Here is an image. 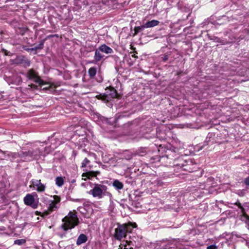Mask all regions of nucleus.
I'll use <instances>...</instances> for the list:
<instances>
[{"label": "nucleus", "mask_w": 249, "mask_h": 249, "mask_svg": "<svg viewBox=\"0 0 249 249\" xmlns=\"http://www.w3.org/2000/svg\"><path fill=\"white\" fill-rule=\"evenodd\" d=\"M32 151L29 150L27 152L20 151L18 153H11V155L8 154L6 156H5V153L1 150V160H9L11 161L15 162H19L20 161H30L33 159Z\"/></svg>", "instance_id": "obj_1"}, {"label": "nucleus", "mask_w": 249, "mask_h": 249, "mask_svg": "<svg viewBox=\"0 0 249 249\" xmlns=\"http://www.w3.org/2000/svg\"><path fill=\"white\" fill-rule=\"evenodd\" d=\"M63 224L61 228L67 231L69 230L73 229L80 223L79 219L77 217L75 211H70L69 213L62 219Z\"/></svg>", "instance_id": "obj_2"}, {"label": "nucleus", "mask_w": 249, "mask_h": 249, "mask_svg": "<svg viewBox=\"0 0 249 249\" xmlns=\"http://www.w3.org/2000/svg\"><path fill=\"white\" fill-rule=\"evenodd\" d=\"M89 193L92 195L93 197L99 199L103 198L104 196H107L109 200L111 201L112 198V196L107 191V187L102 184H95L92 189L89 191Z\"/></svg>", "instance_id": "obj_3"}, {"label": "nucleus", "mask_w": 249, "mask_h": 249, "mask_svg": "<svg viewBox=\"0 0 249 249\" xmlns=\"http://www.w3.org/2000/svg\"><path fill=\"white\" fill-rule=\"evenodd\" d=\"M131 224H124L118 225L115 228V232L113 234L114 238L117 240H121L126 237L127 232H130L132 228Z\"/></svg>", "instance_id": "obj_4"}, {"label": "nucleus", "mask_w": 249, "mask_h": 249, "mask_svg": "<svg viewBox=\"0 0 249 249\" xmlns=\"http://www.w3.org/2000/svg\"><path fill=\"white\" fill-rule=\"evenodd\" d=\"M240 209L242 214L240 219L249 225V202H245L242 205L239 202L235 203Z\"/></svg>", "instance_id": "obj_5"}, {"label": "nucleus", "mask_w": 249, "mask_h": 249, "mask_svg": "<svg viewBox=\"0 0 249 249\" xmlns=\"http://www.w3.org/2000/svg\"><path fill=\"white\" fill-rule=\"evenodd\" d=\"M26 76L30 80H33L38 86L44 85V81L38 76V73L33 69H30L26 74Z\"/></svg>", "instance_id": "obj_6"}, {"label": "nucleus", "mask_w": 249, "mask_h": 249, "mask_svg": "<svg viewBox=\"0 0 249 249\" xmlns=\"http://www.w3.org/2000/svg\"><path fill=\"white\" fill-rule=\"evenodd\" d=\"M34 195H36V193L32 194H28L23 199L24 204L27 206H30L35 209L38 207V203L36 201Z\"/></svg>", "instance_id": "obj_7"}, {"label": "nucleus", "mask_w": 249, "mask_h": 249, "mask_svg": "<svg viewBox=\"0 0 249 249\" xmlns=\"http://www.w3.org/2000/svg\"><path fill=\"white\" fill-rule=\"evenodd\" d=\"M53 199L48 201V208L50 212L55 211L57 209V204L60 201V198L58 196H54Z\"/></svg>", "instance_id": "obj_8"}, {"label": "nucleus", "mask_w": 249, "mask_h": 249, "mask_svg": "<svg viewBox=\"0 0 249 249\" xmlns=\"http://www.w3.org/2000/svg\"><path fill=\"white\" fill-rule=\"evenodd\" d=\"M16 64H20L24 67H29L30 65V60L25 56L20 55L16 57L15 60Z\"/></svg>", "instance_id": "obj_9"}, {"label": "nucleus", "mask_w": 249, "mask_h": 249, "mask_svg": "<svg viewBox=\"0 0 249 249\" xmlns=\"http://www.w3.org/2000/svg\"><path fill=\"white\" fill-rule=\"evenodd\" d=\"M178 149L175 147L167 148L165 155L163 157H166L168 159H172L173 158L178 157Z\"/></svg>", "instance_id": "obj_10"}, {"label": "nucleus", "mask_w": 249, "mask_h": 249, "mask_svg": "<svg viewBox=\"0 0 249 249\" xmlns=\"http://www.w3.org/2000/svg\"><path fill=\"white\" fill-rule=\"evenodd\" d=\"M32 184L36 187V190L38 192H42L45 190V186L41 182V180L32 179Z\"/></svg>", "instance_id": "obj_11"}, {"label": "nucleus", "mask_w": 249, "mask_h": 249, "mask_svg": "<svg viewBox=\"0 0 249 249\" xmlns=\"http://www.w3.org/2000/svg\"><path fill=\"white\" fill-rule=\"evenodd\" d=\"M81 167L83 169L84 171H93L91 170L92 165L89 159L85 158L81 163Z\"/></svg>", "instance_id": "obj_12"}, {"label": "nucleus", "mask_w": 249, "mask_h": 249, "mask_svg": "<svg viewBox=\"0 0 249 249\" xmlns=\"http://www.w3.org/2000/svg\"><path fill=\"white\" fill-rule=\"evenodd\" d=\"M100 172H83L82 175V179L86 180L87 179L92 180L93 178L97 176Z\"/></svg>", "instance_id": "obj_13"}, {"label": "nucleus", "mask_w": 249, "mask_h": 249, "mask_svg": "<svg viewBox=\"0 0 249 249\" xmlns=\"http://www.w3.org/2000/svg\"><path fill=\"white\" fill-rule=\"evenodd\" d=\"M98 48L102 53H104L107 54L112 53H113L112 49L105 44L101 45Z\"/></svg>", "instance_id": "obj_14"}, {"label": "nucleus", "mask_w": 249, "mask_h": 249, "mask_svg": "<svg viewBox=\"0 0 249 249\" xmlns=\"http://www.w3.org/2000/svg\"><path fill=\"white\" fill-rule=\"evenodd\" d=\"M108 91L107 92L104 96L103 98V100L108 101L111 99V98H113L116 97L117 93L115 90H112L110 91L109 93H107Z\"/></svg>", "instance_id": "obj_15"}, {"label": "nucleus", "mask_w": 249, "mask_h": 249, "mask_svg": "<svg viewBox=\"0 0 249 249\" xmlns=\"http://www.w3.org/2000/svg\"><path fill=\"white\" fill-rule=\"evenodd\" d=\"M104 55L102 54V52L99 48L95 50L94 61L96 63L100 61L104 57Z\"/></svg>", "instance_id": "obj_16"}, {"label": "nucleus", "mask_w": 249, "mask_h": 249, "mask_svg": "<svg viewBox=\"0 0 249 249\" xmlns=\"http://www.w3.org/2000/svg\"><path fill=\"white\" fill-rule=\"evenodd\" d=\"M88 240L87 236L84 234H80L78 237L76 241V245L79 246L86 243Z\"/></svg>", "instance_id": "obj_17"}, {"label": "nucleus", "mask_w": 249, "mask_h": 249, "mask_svg": "<svg viewBox=\"0 0 249 249\" xmlns=\"http://www.w3.org/2000/svg\"><path fill=\"white\" fill-rule=\"evenodd\" d=\"M159 23L160 22L158 20L153 19L151 21H147L144 24V27H145V28H152L158 25Z\"/></svg>", "instance_id": "obj_18"}, {"label": "nucleus", "mask_w": 249, "mask_h": 249, "mask_svg": "<svg viewBox=\"0 0 249 249\" xmlns=\"http://www.w3.org/2000/svg\"><path fill=\"white\" fill-rule=\"evenodd\" d=\"M172 244L174 246H172L171 248L173 249H181L182 245L181 244L180 240L179 239H175L172 241Z\"/></svg>", "instance_id": "obj_19"}, {"label": "nucleus", "mask_w": 249, "mask_h": 249, "mask_svg": "<svg viewBox=\"0 0 249 249\" xmlns=\"http://www.w3.org/2000/svg\"><path fill=\"white\" fill-rule=\"evenodd\" d=\"M31 151L34 160H37L42 155V152L39 148H36V149Z\"/></svg>", "instance_id": "obj_20"}, {"label": "nucleus", "mask_w": 249, "mask_h": 249, "mask_svg": "<svg viewBox=\"0 0 249 249\" xmlns=\"http://www.w3.org/2000/svg\"><path fill=\"white\" fill-rule=\"evenodd\" d=\"M22 78L20 76H16L13 77L11 84L19 85L22 83Z\"/></svg>", "instance_id": "obj_21"}, {"label": "nucleus", "mask_w": 249, "mask_h": 249, "mask_svg": "<svg viewBox=\"0 0 249 249\" xmlns=\"http://www.w3.org/2000/svg\"><path fill=\"white\" fill-rule=\"evenodd\" d=\"M65 177H57L55 178V184L58 187H61L64 185Z\"/></svg>", "instance_id": "obj_22"}, {"label": "nucleus", "mask_w": 249, "mask_h": 249, "mask_svg": "<svg viewBox=\"0 0 249 249\" xmlns=\"http://www.w3.org/2000/svg\"><path fill=\"white\" fill-rule=\"evenodd\" d=\"M112 185L116 189L121 190L123 188V184L122 182H120L118 180L116 179L113 181L112 183Z\"/></svg>", "instance_id": "obj_23"}, {"label": "nucleus", "mask_w": 249, "mask_h": 249, "mask_svg": "<svg viewBox=\"0 0 249 249\" xmlns=\"http://www.w3.org/2000/svg\"><path fill=\"white\" fill-rule=\"evenodd\" d=\"M96 72L97 69L95 67L90 68L88 71L89 75L91 78H93L95 76Z\"/></svg>", "instance_id": "obj_24"}, {"label": "nucleus", "mask_w": 249, "mask_h": 249, "mask_svg": "<svg viewBox=\"0 0 249 249\" xmlns=\"http://www.w3.org/2000/svg\"><path fill=\"white\" fill-rule=\"evenodd\" d=\"M44 43V40H42L40 42L39 44H38L37 45L35 46L33 48H32L30 49L29 50H31V51H36L37 50L42 49L43 48Z\"/></svg>", "instance_id": "obj_25"}, {"label": "nucleus", "mask_w": 249, "mask_h": 249, "mask_svg": "<svg viewBox=\"0 0 249 249\" xmlns=\"http://www.w3.org/2000/svg\"><path fill=\"white\" fill-rule=\"evenodd\" d=\"M132 156L133 154L132 153L128 151H124L123 154V158H124L127 160L131 159L132 158Z\"/></svg>", "instance_id": "obj_26"}, {"label": "nucleus", "mask_w": 249, "mask_h": 249, "mask_svg": "<svg viewBox=\"0 0 249 249\" xmlns=\"http://www.w3.org/2000/svg\"><path fill=\"white\" fill-rule=\"evenodd\" d=\"M144 28H145V27H144V25L135 27L134 28L135 35H137L139 32H141Z\"/></svg>", "instance_id": "obj_27"}, {"label": "nucleus", "mask_w": 249, "mask_h": 249, "mask_svg": "<svg viewBox=\"0 0 249 249\" xmlns=\"http://www.w3.org/2000/svg\"><path fill=\"white\" fill-rule=\"evenodd\" d=\"M26 242V241L25 239H18L15 241L14 243L15 244H17L18 245H21L23 244H24Z\"/></svg>", "instance_id": "obj_28"}, {"label": "nucleus", "mask_w": 249, "mask_h": 249, "mask_svg": "<svg viewBox=\"0 0 249 249\" xmlns=\"http://www.w3.org/2000/svg\"><path fill=\"white\" fill-rule=\"evenodd\" d=\"M38 86L34 85V84H31L29 85L27 88V89H31V90H35L38 89Z\"/></svg>", "instance_id": "obj_29"}, {"label": "nucleus", "mask_w": 249, "mask_h": 249, "mask_svg": "<svg viewBox=\"0 0 249 249\" xmlns=\"http://www.w3.org/2000/svg\"><path fill=\"white\" fill-rule=\"evenodd\" d=\"M1 53H3L4 55L7 56H12V55L13 54L12 53H11L10 52H8L4 49H1Z\"/></svg>", "instance_id": "obj_30"}, {"label": "nucleus", "mask_w": 249, "mask_h": 249, "mask_svg": "<svg viewBox=\"0 0 249 249\" xmlns=\"http://www.w3.org/2000/svg\"><path fill=\"white\" fill-rule=\"evenodd\" d=\"M98 154L100 155H101L102 157V159H103V161L105 162H107L108 161V159H107L105 157H104L103 155H104V153L102 151H100L98 153Z\"/></svg>", "instance_id": "obj_31"}, {"label": "nucleus", "mask_w": 249, "mask_h": 249, "mask_svg": "<svg viewBox=\"0 0 249 249\" xmlns=\"http://www.w3.org/2000/svg\"><path fill=\"white\" fill-rule=\"evenodd\" d=\"M89 157H90V158H93L94 160H96L97 159V156L95 154L93 153H89Z\"/></svg>", "instance_id": "obj_32"}, {"label": "nucleus", "mask_w": 249, "mask_h": 249, "mask_svg": "<svg viewBox=\"0 0 249 249\" xmlns=\"http://www.w3.org/2000/svg\"><path fill=\"white\" fill-rule=\"evenodd\" d=\"M207 249H216V246L214 245H212L208 246Z\"/></svg>", "instance_id": "obj_33"}, {"label": "nucleus", "mask_w": 249, "mask_h": 249, "mask_svg": "<svg viewBox=\"0 0 249 249\" xmlns=\"http://www.w3.org/2000/svg\"><path fill=\"white\" fill-rule=\"evenodd\" d=\"M244 183L246 185L249 186V177L245 179Z\"/></svg>", "instance_id": "obj_34"}, {"label": "nucleus", "mask_w": 249, "mask_h": 249, "mask_svg": "<svg viewBox=\"0 0 249 249\" xmlns=\"http://www.w3.org/2000/svg\"><path fill=\"white\" fill-rule=\"evenodd\" d=\"M168 59V56L167 55H165L163 57H162V61L163 62H166Z\"/></svg>", "instance_id": "obj_35"}, {"label": "nucleus", "mask_w": 249, "mask_h": 249, "mask_svg": "<svg viewBox=\"0 0 249 249\" xmlns=\"http://www.w3.org/2000/svg\"><path fill=\"white\" fill-rule=\"evenodd\" d=\"M103 81V78L102 77H100V79L98 80V82H101Z\"/></svg>", "instance_id": "obj_36"}, {"label": "nucleus", "mask_w": 249, "mask_h": 249, "mask_svg": "<svg viewBox=\"0 0 249 249\" xmlns=\"http://www.w3.org/2000/svg\"><path fill=\"white\" fill-rule=\"evenodd\" d=\"M0 198H1V200L2 199H3V197L1 196Z\"/></svg>", "instance_id": "obj_37"}, {"label": "nucleus", "mask_w": 249, "mask_h": 249, "mask_svg": "<svg viewBox=\"0 0 249 249\" xmlns=\"http://www.w3.org/2000/svg\"><path fill=\"white\" fill-rule=\"evenodd\" d=\"M0 34H1V35H2V32L1 31V32H0Z\"/></svg>", "instance_id": "obj_38"}]
</instances>
